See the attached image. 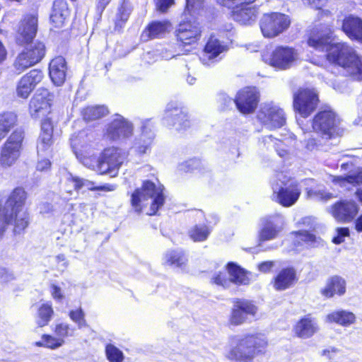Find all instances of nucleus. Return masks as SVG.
Segmentation results:
<instances>
[{"mask_svg": "<svg viewBox=\"0 0 362 362\" xmlns=\"http://www.w3.org/2000/svg\"><path fill=\"white\" fill-rule=\"evenodd\" d=\"M330 28L312 30L308 44L315 49L326 52L327 60L342 67L354 80L362 81V57L346 43H331Z\"/></svg>", "mask_w": 362, "mask_h": 362, "instance_id": "f257e3e1", "label": "nucleus"}, {"mask_svg": "<svg viewBox=\"0 0 362 362\" xmlns=\"http://www.w3.org/2000/svg\"><path fill=\"white\" fill-rule=\"evenodd\" d=\"M37 18L35 15H27L19 26L16 35V43L25 45V49L16 57L13 67L20 74L29 67L40 62L45 54V46L42 42L32 40L37 32Z\"/></svg>", "mask_w": 362, "mask_h": 362, "instance_id": "f03ea898", "label": "nucleus"}, {"mask_svg": "<svg viewBox=\"0 0 362 362\" xmlns=\"http://www.w3.org/2000/svg\"><path fill=\"white\" fill-rule=\"evenodd\" d=\"M28 193L23 187L13 189L8 196L4 205L0 204V238L9 224L14 225V232L20 233L29 223L28 214L24 209Z\"/></svg>", "mask_w": 362, "mask_h": 362, "instance_id": "7ed1b4c3", "label": "nucleus"}, {"mask_svg": "<svg viewBox=\"0 0 362 362\" xmlns=\"http://www.w3.org/2000/svg\"><path fill=\"white\" fill-rule=\"evenodd\" d=\"M267 345V341L261 335L235 336L230 339L226 357L235 362H253L254 358L263 351Z\"/></svg>", "mask_w": 362, "mask_h": 362, "instance_id": "20e7f679", "label": "nucleus"}, {"mask_svg": "<svg viewBox=\"0 0 362 362\" xmlns=\"http://www.w3.org/2000/svg\"><path fill=\"white\" fill-rule=\"evenodd\" d=\"M151 199L149 215H154L163 206L165 202L163 187L160 185L156 186L153 182L145 181L141 188L136 189L132 194L131 202L135 211L141 212L144 202Z\"/></svg>", "mask_w": 362, "mask_h": 362, "instance_id": "39448f33", "label": "nucleus"}, {"mask_svg": "<svg viewBox=\"0 0 362 362\" xmlns=\"http://www.w3.org/2000/svg\"><path fill=\"white\" fill-rule=\"evenodd\" d=\"M287 178L283 173H278L272 183V199L284 207L294 205L301 194L297 182L286 183Z\"/></svg>", "mask_w": 362, "mask_h": 362, "instance_id": "423d86ee", "label": "nucleus"}, {"mask_svg": "<svg viewBox=\"0 0 362 362\" xmlns=\"http://www.w3.org/2000/svg\"><path fill=\"white\" fill-rule=\"evenodd\" d=\"M265 63L279 70H286L297 64L300 59L299 53L293 47L279 46L270 54L263 55Z\"/></svg>", "mask_w": 362, "mask_h": 362, "instance_id": "0eeeda50", "label": "nucleus"}, {"mask_svg": "<svg viewBox=\"0 0 362 362\" xmlns=\"http://www.w3.org/2000/svg\"><path fill=\"white\" fill-rule=\"evenodd\" d=\"M290 24L289 16L278 12L265 13L259 21L262 33L268 38L279 35L288 29Z\"/></svg>", "mask_w": 362, "mask_h": 362, "instance_id": "6e6552de", "label": "nucleus"}, {"mask_svg": "<svg viewBox=\"0 0 362 362\" xmlns=\"http://www.w3.org/2000/svg\"><path fill=\"white\" fill-rule=\"evenodd\" d=\"M24 133L21 130L14 131L2 146L0 165L3 168L12 166L19 158L23 148Z\"/></svg>", "mask_w": 362, "mask_h": 362, "instance_id": "1a4fd4ad", "label": "nucleus"}, {"mask_svg": "<svg viewBox=\"0 0 362 362\" xmlns=\"http://www.w3.org/2000/svg\"><path fill=\"white\" fill-rule=\"evenodd\" d=\"M257 118L262 125L270 130L280 128L286 123L284 110L274 102L262 103Z\"/></svg>", "mask_w": 362, "mask_h": 362, "instance_id": "9d476101", "label": "nucleus"}, {"mask_svg": "<svg viewBox=\"0 0 362 362\" xmlns=\"http://www.w3.org/2000/svg\"><path fill=\"white\" fill-rule=\"evenodd\" d=\"M126 157V153L120 148H105L99 157V173L115 177Z\"/></svg>", "mask_w": 362, "mask_h": 362, "instance_id": "9b49d317", "label": "nucleus"}, {"mask_svg": "<svg viewBox=\"0 0 362 362\" xmlns=\"http://www.w3.org/2000/svg\"><path fill=\"white\" fill-rule=\"evenodd\" d=\"M164 125L182 131L189 127L191 122L186 111L177 104L168 103L163 117Z\"/></svg>", "mask_w": 362, "mask_h": 362, "instance_id": "f8f14e48", "label": "nucleus"}, {"mask_svg": "<svg viewBox=\"0 0 362 362\" xmlns=\"http://www.w3.org/2000/svg\"><path fill=\"white\" fill-rule=\"evenodd\" d=\"M319 99L313 89H301L294 94V110L303 117H308L317 107Z\"/></svg>", "mask_w": 362, "mask_h": 362, "instance_id": "ddd939ff", "label": "nucleus"}, {"mask_svg": "<svg viewBox=\"0 0 362 362\" xmlns=\"http://www.w3.org/2000/svg\"><path fill=\"white\" fill-rule=\"evenodd\" d=\"M257 310V307L252 301L237 299L234 301L229 321L233 325H242L254 319Z\"/></svg>", "mask_w": 362, "mask_h": 362, "instance_id": "4468645a", "label": "nucleus"}, {"mask_svg": "<svg viewBox=\"0 0 362 362\" xmlns=\"http://www.w3.org/2000/svg\"><path fill=\"white\" fill-rule=\"evenodd\" d=\"M83 189L88 190L113 191L115 189V185H105L96 187L95 183L90 180L69 174L66 178L65 192L62 194V199L64 201H69L71 199L73 190L78 191Z\"/></svg>", "mask_w": 362, "mask_h": 362, "instance_id": "2eb2a0df", "label": "nucleus"}, {"mask_svg": "<svg viewBox=\"0 0 362 362\" xmlns=\"http://www.w3.org/2000/svg\"><path fill=\"white\" fill-rule=\"evenodd\" d=\"M54 124L51 117L43 119L37 141V156H49L52 151Z\"/></svg>", "mask_w": 362, "mask_h": 362, "instance_id": "dca6fc26", "label": "nucleus"}, {"mask_svg": "<svg viewBox=\"0 0 362 362\" xmlns=\"http://www.w3.org/2000/svg\"><path fill=\"white\" fill-rule=\"evenodd\" d=\"M336 115L330 109L320 111L313 121V129L326 139H330L334 133Z\"/></svg>", "mask_w": 362, "mask_h": 362, "instance_id": "f3484780", "label": "nucleus"}, {"mask_svg": "<svg viewBox=\"0 0 362 362\" xmlns=\"http://www.w3.org/2000/svg\"><path fill=\"white\" fill-rule=\"evenodd\" d=\"M259 99V95L256 88L247 87L237 93L234 103L241 113L247 115L254 112Z\"/></svg>", "mask_w": 362, "mask_h": 362, "instance_id": "a211bd4d", "label": "nucleus"}, {"mask_svg": "<svg viewBox=\"0 0 362 362\" xmlns=\"http://www.w3.org/2000/svg\"><path fill=\"white\" fill-rule=\"evenodd\" d=\"M176 33L178 40L183 45H193L200 40L202 27L195 19L184 21L179 24Z\"/></svg>", "mask_w": 362, "mask_h": 362, "instance_id": "6ab92c4d", "label": "nucleus"}, {"mask_svg": "<svg viewBox=\"0 0 362 362\" xmlns=\"http://www.w3.org/2000/svg\"><path fill=\"white\" fill-rule=\"evenodd\" d=\"M50 95L47 89H39L29 104V112L33 118L47 117L50 114Z\"/></svg>", "mask_w": 362, "mask_h": 362, "instance_id": "aec40b11", "label": "nucleus"}, {"mask_svg": "<svg viewBox=\"0 0 362 362\" xmlns=\"http://www.w3.org/2000/svg\"><path fill=\"white\" fill-rule=\"evenodd\" d=\"M358 206L353 200H342L333 204L329 212L339 222L349 223L358 212Z\"/></svg>", "mask_w": 362, "mask_h": 362, "instance_id": "412c9836", "label": "nucleus"}, {"mask_svg": "<svg viewBox=\"0 0 362 362\" xmlns=\"http://www.w3.org/2000/svg\"><path fill=\"white\" fill-rule=\"evenodd\" d=\"M43 74L38 69H33L23 75L16 85V94L19 98L26 99L36 86L42 80Z\"/></svg>", "mask_w": 362, "mask_h": 362, "instance_id": "4be33fe9", "label": "nucleus"}, {"mask_svg": "<svg viewBox=\"0 0 362 362\" xmlns=\"http://www.w3.org/2000/svg\"><path fill=\"white\" fill-rule=\"evenodd\" d=\"M262 228L259 232L261 240H270L276 238L284 225V217L281 214H274L262 219Z\"/></svg>", "mask_w": 362, "mask_h": 362, "instance_id": "5701e85b", "label": "nucleus"}, {"mask_svg": "<svg viewBox=\"0 0 362 362\" xmlns=\"http://www.w3.org/2000/svg\"><path fill=\"white\" fill-rule=\"evenodd\" d=\"M133 124L120 115H115L107 127L108 136L116 140L121 138H127L132 135Z\"/></svg>", "mask_w": 362, "mask_h": 362, "instance_id": "b1692460", "label": "nucleus"}, {"mask_svg": "<svg viewBox=\"0 0 362 362\" xmlns=\"http://www.w3.org/2000/svg\"><path fill=\"white\" fill-rule=\"evenodd\" d=\"M141 133L136 138L134 148L139 154H144L151 149L155 137L151 119L142 120L141 122Z\"/></svg>", "mask_w": 362, "mask_h": 362, "instance_id": "393cba45", "label": "nucleus"}, {"mask_svg": "<svg viewBox=\"0 0 362 362\" xmlns=\"http://www.w3.org/2000/svg\"><path fill=\"white\" fill-rule=\"evenodd\" d=\"M258 8L252 4L235 6L232 11L234 21L242 25H252L257 18Z\"/></svg>", "mask_w": 362, "mask_h": 362, "instance_id": "a878e982", "label": "nucleus"}, {"mask_svg": "<svg viewBox=\"0 0 362 362\" xmlns=\"http://www.w3.org/2000/svg\"><path fill=\"white\" fill-rule=\"evenodd\" d=\"M93 135L88 130H82L74 134L70 138L71 148L77 158L81 153L87 152L90 143L93 140Z\"/></svg>", "mask_w": 362, "mask_h": 362, "instance_id": "bb28decb", "label": "nucleus"}, {"mask_svg": "<svg viewBox=\"0 0 362 362\" xmlns=\"http://www.w3.org/2000/svg\"><path fill=\"white\" fill-rule=\"evenodd\" d=\"M66 70V62L63 57H57L49 62V74L52 81L57 86L64 83Z\"/></svg>", "mask_w": 362, "mask_h": 362, "instance_id": "cd10ccee", "label": "nucleus"}, {"mask_svg": "<svg viewBox=\"0 0 362 362\" xmlns=\"http://www.w3.org/2000/svg\"><path fill=\"white\" fill-rule=\"evenodd\" d=\"M227 271L230 284L233 283L236 285H248L256 278L255 274L247 272L233 262L227 264Z\"/></svg>", "mask_w": 362, "mask_h": 362, "instance_id": "c85d7f7f", "label": "nucleus"}, {"mask_svg": "<svg viewBox=\"0 0 362 362\" xmlns=\"http://www.w3.org/2000/svg\"><path fill=\"white\" fill-rule=\"evenodd\" d=\"M228 47L226 43L211 37L204 47V56L201 58L204 64H208V61L213 60L222 53L227 52Z\"/></svg>", "mask_w": 362, "mask_h": 362, "instance_id": "c756f323", "label": "nucleus"}, {"mask_svg": "<svg viewBox=\"0 0 362 362\" xmlns=\"http://www.w3.org/2000/svg\"><path fill=\"white\" fill-rule=\"evenodd\" d=\"M296 281V272L293 268L283 269L274 279V288L276 291H284L291 287Z\"/></svg>", "mask_w": 362, "mask_h": 362, "instance_id": "7c9ffc66", "label": "nucleus"}, {"mask_svg": "<svg viewBox=\"0 0 362 362\" xmlns=\"http://www.w3.org/2000/svg\"><path fill=\"white\" fill-rule=\"evenodd\" d=\"M69 16L67 3L65 0H55L53 3L50 21L55 28H62Z\"/></svg>", "mask_w": 362, "mask_h": 362, "instance_id": "2f4dec72", "label": "nucleus"}, {"mask_svg": "<svg viewBox=\"0 0 362 362\" xmlns=\"http://www.w3.org/2000/svg\"><path fill=\"white\" fill-rule=\"evenodd\" d=\"M342 28L349 38L362 42V19L349 16L344 20Z\"/></svg>", "mask_w": 362, "mask_h": 362, "instance_id": "473e14b6", "label": "nucleus"}, {"mask_svg": "<svg viewBox=\"0 0 362 362\" xmlns=\"http://www.w3.org/2000/svg\"><path fill=\"white\" fill-rule=\"evenodd\" d=\"M317 323L310 317H306L300 320L294 327L296 336L302 339H308L317 332Z\"/></svg>", "mask_w": 362, "mask_h": 362, "instance_id": "72a5a7b5", "label": "nucleus"}, {"mask_svg": "<svg viewBox=\"0 0 362 362\" xmlns=\"http://www.w3.org/2000/svg\"><path fill=\"white\" fill-rule=\"evenodd\" d=\"M356 317L352 312L346 310H338L329 313L326 321L334 322L343 327H349L356 322Z\"/></svg>", "mask_w": 362, "mask_h": 362, "instance_id": "f704fd0d", "label": "nucleus"}, {"mask_svg": "<svg viewBox=\"0 0 362 362\" xmlns=\"http://www.w3.org/2000/svg\"><path fill=\"white\" fill-rule=\"evenodd\" d=\"M187 262V257L182 250H171L167 251L163 257L164 265L175 268L184 269Z\"/></svg>", "mask_w": 362, "mask_h": 362, "instance_id": "c9c22d12", "label": "nucleus"}, {"mask_svg": "<svg viewBox=\"0 0 362 362\" xmlns=\"http://www.w3.org/2000/svg\"><path fill=\"white\" fill-rule=\"evenodd\" d=\"M54 315V310L51 302H44L37 305L35 322L39 327L47 325Z\"/></svg>", "mask_w": 362, "mask_h": 362, "instance_id": "e433bc0d", "label": "nucleus"}, {"mask_svg": "<svg viewBox=\"0 0 362 362\" xmlns=\"http://www.w3.org/2000/svg\"><path fill=\"white\" fill-rule=\"evenodd\" d=\"M346 292V281L338 276L332 277L327 282L322 293L327 298H331L334 294L342 296Z\"/></svg>", "mask_w": 362, "mask_h": 362, "instance_id": "4c0bfd02", "label": "nucleus"}, {"mask_svg": "<svg viewBox=\"0 0 362 362\" xmlns=\"http://www.w3.org/2000/svg\"><path fill=\"white\" fill-rule=\"evenodd\" d=\"M332 180L344 187H347L349 185H361L362 184V171L358 170L351 172L346 176H332Z\"/></svg>", "mask_w": 362, "mask_h": 362, "instance_id": "58836bf2", "label": "nucleus"}, {"mask_svg": "<svg viewBox=\"0 0 362 362\" xmlns=\"http://www.w3.org/2000/svg\"><path fill=\"white\" fill-rule=\"evenodd\" d=\"M211 231L208 226L204 223L196 224L188 231L189 237L194 242L205 241L209 236Z\"/></svg>", "mask_w": 362, "mask_h": 362, "instance_id": "ea45409f", "label": "nucleus"}, {"mask_svg": "<svg viewBox=\"0 0 362 362\" xmlns=\"http://www.w3.org/2000/svg\"><path fill=\"white\" fill-rule=\"evenodd\" d=\"M17 117L13 112H8L0 115V141L16 124Z\"/></svg>", "mask_w": 362, "mask_h": 362, "instance_id": "a19ab883", "label": "nucleus"}, {"mask_svg": "<svg viewBox=\"0 0 362 362\" xmlns=\"http://www.w3.org/2000/svg\"><path fill=\"white\" fill-rule=\"evenodd\" d=\"M108 112L107 107L104 105H95L84 108L82 111V115L85 120L93 121L105 117Z\"/></svg>", "mask_w": 362, "mask_h": 362, "instance_id": "79ce46f5", "label": "nucleus"}, {"mask_svg": "<svg viewBox=\"0 0 362 362\" xmlns=\"http://www.w3.org/2000/svg\"><path fill=\"white\" fill-rule=\"evenodd\" d=\"M170 23L168 21H153L148 25L145 33L151 38L160 37L168 31Z\"/></svg>", "mask_w": 362, "mask_h": 362, "instance_id": "37998d69", "label": "nucleus"}, {"mask_svg": "<svg viewBox=\"0 0 362 362\" xmlns=\"http://www.w3.org/2000/svg\"><path fill=\"white\" fill-rule=\"evenodd\" d=\"M262 142L265 145H269L272 143L274 147L276 149V151L280 157L285 158L288 156V150L287 145L283 141L274 138L272 135H270L262 138Z\"/></svg>", "mask_w": 362, "mask_h": 362, "instance_id": "c03bdc74", "label": "nucleus"}, {"mask_svg": "<svg viewBox=\"0 0 362 362\" xmlns=\"http://www.w3.org/2000/svg\"><path fill=\"white\" fill-rule=\"evenodd\" d=\"M105 354L110 362H122L124 361L122 351L112 344L106 345Z\"/></svg>", "mask_w": 362, "mask_h": 362, "instance_id": "a18cd8bd", "label": "nucleus"}, {"mask_svg": "<svg viewBox=\"0 0 362 362\" xmlns=\"http://www.w3.org/2000/svg\"><path fill=\"white\" fill-rule=\"evenodd\" d=\"M69 316L70 319L77 325L78 329H82L88 326L85 318V313L81 307L77 309L70 310Z\"/></svg>", "mask_w": 362, "mask_h": 362, "instance_id": "49530a36", "label": "nucleus"}, {"mask_svg": "<svg viewBox=\"0 0 362 362\" xmlns=\"http://www.w3.org/2000/svg\"><path fill=\"white\" fill-rule=\"evenodd\" d=\"M307 197L316 201H327L332 197V194L321 188L306 189Z\"/></svg>", "mask_w": 362, "mask_h": 362, "instance_id": "de8ad7c7", "label": "nucleus"}, {"mask_svg": "<svg viewBox=\"0 0 362 362\" xmlns=\"http://www.w3.org/2000/svg\"><path fill=\"white\" fill-rule=\"evenodd\" d=\"M55 336L65 340V338L71 337L73 335L74 329L71 328L70 325L66 323L57 324L54 328Z\"/></svg>", "mask_w": 362, "mask_h": 362, "instance_id": "09e8293b", "label": "nucleus"}, {"mask_svg": "<svg viewBox=\"0 0 362 362\" xmlns=\"http://www.w3.org/2000/svg\"><path fill=\"white\" fill-rule=\"evenodd\" d=\"M130 9L123 4L119 8L115 18L116 27L122 28L128 20L130 15Z\"/></svg>", "mask_w": 362, "mask_h": 362, "instance_id": "8fccbe9b", "label": "nucleus"}, {"mask_svg": "<svg viewBox=\"0 0 362 362\" xmlns=\"http://www.w3.org/2000/svg\"><path fill=\"white\" fill-rule=\"evenodd\" d=\"M77 158L81 161V163L84 166L93 169L99 173V158H97L96 157L93 156L88 157L84 156L83 153H81V154Z\"/></svg>", "mask_w": 362, "mask_h": 362, "instance_id": "3c124183", "label": "nucleus"}, {"mask_svg": "<svg viewBox=\"0 0 362 362\" xmlns=\"http://www.w3.org/2000/svg\"><path fill=\"white\" fill-rule=\"evenodd\" d=\"M43 339H45L46 348L50 349H57L65 343V340L50 334H43Z\"/></svg>", "mask_w": 362, "mask_h": 362, "instance_id": "603ef678", "label": "nucleus"}, {"mask_svg": "<svg viewBox=\"0 0 362 362\" xmlns=\"http://www.w3.org/2000/svg\"><path fill=\"white\" fill-rule=\"evenodd\" d=\"M294 234L296 238V241H298V244H300V241H302L308 245H312L315 243L316 240V237L307 230L296 232Z\"/></svg>", "mask_w": 362, "mask_h": 362, "instance_id": "864d4df0", "label": "nucleus"}, {"mask_svg": "<svg viewBox=\"0 0 362 362\" xmlns=\"http://www.w3.org/2000/svg\"><path fill=\"white\" fill-rule=\"evenodd\" d=\"M211 281L216 285L221 286L223 288H228L230 285V278L227 277L226 272H219L214 274L211 278Z\"/></svg>", "mask_w": 362, "mask_h": 362, "instance_id": "5fc2aeb1", "label": "nucleus"}, {"mask_svg": "<svg viewBox=\"0 0 362 362\" xmlns=\"http://www.w3.org/2000/svg\"><path fill=\"white\" fill-rule=\"evenodd\" d=\"M51 162L48 158L45 156H38V160L36 165V170L40 172H47L51 168Z\"/></svg>", "mask_w": 362, "mask_h": 362, "instance_id": "6e6d98bb", "label": "nucleus"}, {"mask_svg": "<svg viewBox=\"0 0 362 362\" xmlns=\"http://www.w3.org/2000/svg\"><path fill=\"white\" fill-rule=\"evenodd\" d=\"M49 292L52 297L57 301H62L64 298L62 288L54 284L50 285Z\"/></svg>", "mask_w": 362, "mask_h": 362, "instance_id": "4d7b16f0", "label": "nucleus"}, {"mask_svg": "<svg viewBox=\"0 0 362 362\" xmlns=\"http://www.w3.org/2000/svg\"><path fill=\"white\" fill-rule=\"evenodd\" d=\"M203 0H186V10L189 13H195L202 8Z\"/></svg>", "mask_w": 362, "mask_h": 362, "instance_id": "13d9d810", "label": "nucleus"}, {"mask_svg": "<svg viewBox=\"0 0 362 362\" xmlns=\"http://www.w3.org/2000/svg\"><path fill=\"white\" fill-rule=\"evenodd\" d=\"M337 235L335 236L332 241L335 244H340L344 242V238L349 235V230L348 228H338L337 229Z\"/></svg>", "mask_w": 362, "mask_h": 362, "instance_id": "bf43d9fd", "label": "nucleus"}, {"mask_svg": "<svg viewBox=\"0 0 362 362\" xmlns=\"http://www.w3.org/2000/svg\"><path fill=\"white\" fill-rule=\"evenodd\" d=\"M256 0H217L220 4L228 7L230 6V4H233L235 6L252 4Z\"/></svg>", "mask_w": 362, "mask_h": 362, "instance_id": "052dcab7", "label": "nucleus"}, {"mask_svg": "<svg viewBox=\"0 0 362 362\" xmlns=\"http://www.w3.org/2000/svg\"><path fill=\"white\" fill-rule=\"evenodd\" d=\"M218 100L222 110H226L230 107L234 103V100L224 93L219 95Z\"/></svg>", "mask_w": 362, "mask_h": 362, "instance_id": "680f3d73", "label": "nucleus"}, {"mask_svg": "<svg viewBox=\"0 0 362 362\" xmlns=\"http://www.w3.org/2000/svg\"><path fill=\"white\" fill-rule=\"evenodd\" d=\"M156 8L161 12H165L174 4V0H154Z\"/></svg>", "mask_w": 362, "mask_h": 362, "instance_id": "e2e57ef3", "label": "nucleus"}, {"mask_svg": "<svg viewBox=\"0 0 362 362\" xmlns=\"http://www.w3.org/2000/svg\"><path fill=\"white\" fill-rule=\"evenodd\" d=\"M275 263L273 261L262 262L258 264L257 267L259 272L267 273L271 271L274 267Z\"/></svg>", "mask_w": 362, "mask_h": 362, "instance_id": "0e129e2a", "label": "nucleus"}, {"mask_svg": "<svg viewBox=\"0 0 362 362\" xmlns=\"http://www.w3.org/2000/svg\"><path fill=\"white\" fill-rule=\"evenodd\" d=\"M320 145V143L317 141L316 139L310 138L306 142L305 148L309 151H313L315 150L319 149Z\"/></svg>", "mask_w": 362, "mask_h": 362, "instance_id": "69168bd1", "label": "nucleus"}, {"mask_svg": "<svg viewBox=\"0 0 362 362\" xmlns=\"http://www.w3.org/2000/svg\"><path fill=\"white\" fill-rule=\"evenodd\" d=\"M314 218L312 217H305L301 219L300 221L298 222V224H302L307 226L309 229H312L314 228Z\"/></svg>", "mask_w": 362, "mask_h": 362, "instance_id": "338daca9", "label": "nucleus"}, {"mask_svg": "<svg viewBox=\"0 0 362 362\" xmlns=\"http://www.w3.org/2000/svg\"><path fill=\"white\" fill-rule=\"evenodd\" d=\"M305 4H308L312 7L317 9L321 8L323 6L324 0H303Z\"/></svg>", "mask_w": 362, "mask_h": 362, "instance_id": "774afa93", "label": "nucleus"}]
</instances>
